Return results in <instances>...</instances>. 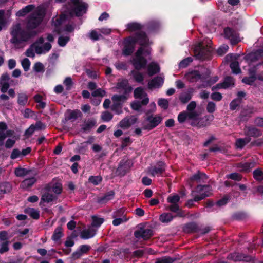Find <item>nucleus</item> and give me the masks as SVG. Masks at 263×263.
Returning <instances> with one entry per match:
<instances>
[{
    "label": "nucleus",
    "mask_w": 263,
    "mask_h": 263,
    "mask_svg": "<svg viewBox=\"0 0 263 263\" xmlns=\"http://www.w3.org/2000/svg\"><path fill=\"white\" fill-rule=\"evenodd\" d=\"M45 10L43 7H38L31 14L28 18L27 24V31H25L21 29L20 24L14 26L11 31L12 38L11 42L18 44L28 41L31 37L35 35L37 32L30 31L29 30L36 28L41 23L44 16Z\"/></svg>",
    "instance_id": "nucleus-1"
},
{
    "label": "nucleus",
    "mask_w": 263,
    "mask_h": 263,
    "mask_svg": "<svg viewBox=\"0 0 263 263\" xmlns=\"http://www.w3.org/2000/svg\"><path fill=\"white\" fill-rule=\"evenodd\" d=\"M132 42H137L141 46L137 51L135 57L132 61L135 69L139 70L144 68L147 63L146 60L142 56L144 51L143 47L150 45L151 42L149 41L145 33L142 31L137 32L134 39L132 40Z\"/></svg>",
    "instance_id": "nucleus-2"
},
{
    "label": "nucleus",
    "mask_w": 263,
    "mask_h": 263,
    "mask_svg": "<svg viewBox=\"0 0 263 263\" xmlns=\"http://www.w3.org/2000/svg\"><path fill=\"white\" fill-rule=\"evenodd\" d=\"M88 5L82 0H71L68 4V11L71 15L81 16L87 11Z\"/></svg>",
    "instance_id": "nucleus-3"
},
{
    "label": "nucleus",
    "mask_w": 263,
    "mask_h": 263,
    "mask_svg": "<svg viewBox=\"0 0 263 263\" xmlns=\"http://www.w3.org/2000/svg\"><path fill=\"white\" fill-rule=\"evenodd\" d=\"M211 189L208 185H198L195 191L192 192L194 201H198L211 195Z\"/></svg>",
    "instance_id": "nucleus-4"
},
{
    "label": "nucleus",
    "mask_w": 263,
    "mask_h": 263,
    "mask_svg": "<svg viewBox=\"0 0 263 263\" xmlns=\"http://www.w3.org/2000/svg\"><path fill=\"white\" fill-rule=\"evenodd\" d=\"M210 40L205 42H202L195 47V52L200 59H204L208 57L211 51Z\"/></svg>",
    "instance_id": "nucleus-5"
},
{
    "label": "nucleus",
    "mask_w": 263,
    "mask_h": 263,
    "mask_svg": "<svg viewBox=\"0 0 263 263\" xmlns=\"http://www.w3.org/2000/svg\"><path fill=\"white\" fill-rule=\"evenodd\" d=\"M44 41V39L41 37L33 44V47L35 48V52L37 54H44L51 49L52 47L51 44L46 43L43 44Z\"/></svg>",
    "instance_id": "nucleus-6"
},
{
    "label": "nucleus",
    "mask_w": 263,
    "mask_h": 263,
    "mask_svg": "<svg viewBox=\"0 0 263 263\" xmlns=\"http://www.w3.org/2000/svg\"><path fill=\"white\" fill-rule=\"evenodd\" d=\"M197 112L183 111L180 112L178 116V121L179 123H183L186 119H188L191 121V124L195 126V125L199 124L196 122Z\"/></svg>",
    "instance_id": "nucleus-7"
},
{
    "label": "nucleus",
    "mask_w": 263,
    "mask_h": 263,
    "mask_svg": "<svg viewBox=\"0 0 263 263\" xmlns=\"http://www.w3.org/2000/svg\"><path fill=\"white\" fill-rule=\"evenodd\" d=\"M165 164L163 162H159L154 166H151L148 170V173L152 176H161L165 171Z\"/></svg>",
    "instance_id": "nucleus-8"
},
{
    "label": "nucleus",
    "mask_w": 263,
    "mask_h": 263,
    "mask_svg": "<svg viewBox=\"0 0 263 263\" xmlns=\"http://www.w3.org/2000/svg\"><path fill=\"white\" fill-rule=\"evenodd\" d=\"M8 126L4 122H0V146L4 145V141L8 137L12 136L14 131L7 130Z\"/></svg>",
    "instance_id": "nucleus-9"
},
{
    "label": "nucleus",
    "mask_w": 263,
    "mask_h": 263,
    "mask_svg": "<svg viewBox=\"0 0 263 263\" xmlns=\"http://www.w3.org/2000/svg\"><path fill=\"white\" fill-rule=\"evenodd\" d=\"M224 35L226 38L230 40L232 44H236L240 41L237 32L230 28L224 29Z\"/></svg>",
    "instance_id": "nucleus-10"
},
{
    "label": "nucleus",
    "mask_w": 263,
    "mask_h": 263,
    "mask_svg": "<svg viewBox=\"0 0 263 263\" xmlns=\"http://www.w3.org/2000/svg\"><path fill=\"white\" fill-rule=\"evenodd\" d=\"M146 120L148 122L146 129L150 130L155 128L161 123L162 118L159 115L149 116H147Z\"/></svg>",
    "instance_id": "nucleus-11"
},
{
    "label": "nucleus",
    "mask_w": 263,
    "mask_h": 263,
    "mask_svg": "<svg viewBox=\"0 0 263 263\" xmlns=\"http://www.w3.org/2000/svg\"><path fill=\"white\" fill-rule=\"evenodd\" d=\"M134 97L136 99H141V103L143 105L147 104L149 102V99L147 97L146 93L144 91L143 89L141 87H138L136 88L134 92Z\"/></svg>",
    "instance_id": "nucleus-12"
},
{
    "label": "nucleus",
    "mask_w": 263,
    "mask_h": 263,
    "mask_svg": "<svg viewBox=\"0 0 263 263\" xmlns=\"http://www.w3.org/2000/svg\"><path fill=\"white\" fill-rule=\"evenodd\" d=\"M153 231L150 229H145L144 228H140L136 231L134 235L137 238H143L146 240L150 238L153 235Z\"/></svg>",
    "instance_id": "nucleus-13"
},
{
    "label": "nucleus",
    "mask_w": 263,
    "mask_h": 263,
    "mask_svg": "<svg viewBox=\"0 0 263 263\" xmlns=\"http://www.w3.org/2000/svg\"><path fill=\"white\" fill-rule=\"evenodd\" d=\"M214 117L213 115L205 116L204 118H200L199 114L197 113L196 122L199 124L195 125V126L199 127L206 126L210 124L213 120Z\"/></svg>",
    "instance_id": "nucleus-14"
},
{
    "label": "nucleus",
    "mask_w": 263,
    "mask_h": 263,
    "mask_svg": "<svg viewBox=\"0 0 263 263\" xmlns=\"http://www.w3.org/2000/svg\"><path fill=\"white\" fill-rule=\"evenodd\" d=\"M235 84L234 79L231 77H227L225 78L222 83L218 84L215 87L212 88V90L215 89L227 88L228 87L233 86Z\"/></svg>",
    "instance_id": "nucleus-15"
},
{
    "label": "nucleus",
    "mask_w": 263,
    "mask_h": 263,
    "mask_svg": "<svg viewBox=\"0 0 263 263\" xmlns=\"http://www.w3.org/2000/svg\"><path fill=\"white\" fill-rule=\"evenodd\" d=\"M137 120V118L134 116H131L125 118L120 122V126L124 129L129 127L131 125L134 124Z\"/></svg>",
    "instance_id": "nucleus-16"
},
{
    "label": "nucleus",
    "mask_w": 263,
    "mask_h": 263,
    "mask_svg": "<svg viewBox=\"0 0 263 263\" xmlns=\"http://www.w3.org/2000/svg\"><path fill=\"white\" fill-rule=\"evenodd\" d=\"M9 76L7 73L3 74L0 79L1 90L2 92L5 93L7 91L9 87Z\"/></svg>",
    "instance_id": "nucleus-17"
},
{
    "label": "nucleus",
    "mask_w": 263,
    "mask_h": 263,
    "mask_svg": "<svg viewBox=\"0 0 263 263\" xmlns=\"http://www.w3.org/2000/svg\"><path fill=\"white\" fill-rule=\"evenodd\" d=\"M36 181V178L34 175H29L28 177L24 179L21 183L20 186L24 189H27L31 187Z\"/></svg>",
    "instance_id": "nucleus-18"
},
{
    "label": "nucleus",
    "mask_w": 263,
    "mask_h": 263,
    "mask_svg": "<svg viewBox=\"0 0 263 263\" xmlns=\"http://www.w3.org/2000/svg\"><path fill=\"white\" fill-rule=\"evenodd\" d=\"M130 163L128 161H122L117 170L119 175L124 176L129 170Z\"/></svg>",
    "instance_id": "nucleus-19"
},
{
    "label": "nucleus",
    "mask_w": 263,
    "mask_h": 263,
    "mask_svg": "<svg viewBox=\"0 0 263 263\" xmlns=\"http://www.w3.org/2000/svg\"><path fill=\"white\" fill-rule=\"evenodd\" d=\"M255 165V162L240 163L237 165L238 170L241 172H250Z\"/></svg>",
    "instance_id": "nucleus-20"
},
{
    "label": "nucleus",
    "mask_w": 263,
    "mask_h": 263,
    "mask_svg": "<svg viewBox=\"0 0 263 263\" xmlns=\"http://www.w3.org/2000/svg\"><path fill=\"white\" fill-rule=\"evenodd\" d=\"M185 77L189 81L194 82L200 79L201 75L198 71H192L185 74Z\"/></svg>",
    "instance_id": "nucleus-21"
},
{
    "label": "nucleus",
    "mask_w": 263,
    "mask_h": 263,
    "mask_svg": "<svg viewBox=\"0 0 263 263\" xmlns=\"http://www.w3.org/2000/svg\"><path fill=\"white\" fill-rule=\"evenodd\" d=\"M163 79L160 77H157L152 79L148 84V88L150 89L153 88L159 87L163 84Z\"/></svg>",
    "instance_id": "nucleus-22"
},
{
    "label": "nucleus",
    "mask_w": 263,
    "mask_h": 263,
    "mask_svg": "<svg viewBox=\"0 0 263 263\" xmlns=\"http://www.w3.org/2000/svg\"><path fill=\"white\" fill-rule=\"evenodd\" d=\"M244 132L246 136L257 137L261 135L260 131L254 127H246L244 129Z\"/></svg>",
    "instance_id": "nucleus-23"
},
{
    "label": "nucleus",
    "mask_w": 263,
    "mask_h": 263,
    "mask_svg": "<svg viewBox=\"0 0 263 263\" xmlns=\"http://www.w3.org/2000/svg\"><path fill=\"white\" fill-rule=\"evenodd\" d=\"M96 234V230L93 228H89L83 230L80 233V237L84 239H87L92 238Z\"/></svg>",
    "instance_id": "nucleus-24"
},
{
    "label": "nucleus",
    "mask_w": 263,
    "mask_h": 263,
    "mask_svg": "<svg viewBox=\"0 0 263 263\" xmlns=\"http://www.w3.org/2000/svg\"><path fill=\"white\" fill-rule=\"evenodd\" d=\"M117 87L118 89H123L125 93L130 92L132 90L131 87L128 86V81L126 79H123L118 82Z\"/></svg>",
    "instance_id": "nucleus-25"
},
{
    "label": "nucleus",
    "mask_w": 263,
    "mask_h": 263,
    "mask_svg": "<svg viewBox=\"0 0 263 263\" xmlns=\"http://www.w3.org/2000/svg\"><path fill=\"white\" fill-rule=\"evenodd\" d=\"M28 97L27 95L24 92H20L17 94V103L20 106H25L28 103Z\"/></svg>",
    "instance_id": "nucleus-26"
},
{
    "label": "nucleus",
    "mask_w": 263,
    "mask_h": 263,
    "mask_svg": "<svg viewBox=\"0 0 263 263\" xmlns=\"http://www.w3.org/2000/svg\"><path fill=\"white\" fill-rule=\"evenodd\" d=\"M57 199V196L53 195L48 192L45 193L43 194L40 204H42V202H50Z\"/></svg>",
    "instance_id": "nucleus-27"
},
{
    "label": "nucleus",
    "mask_w": 263,
    "mask_h": 263,
    "mask_svg": "<svg viewBox=\"0 0 263 263\" xmlns=\"http://www.w3.org/2000/svg\"><path fill=\"white\" fill-rule=\"evenodd\" d=\"M31 174V171L24 168L17 167L15 170V174L17 177H25Z\"/></svg>",
    "instance_id": "nucleus-28"
},
{
    "label": "nucleus",
    "mask_w": 263,
    "mask_h": 263,
    "mask_svg": "<svg viewBox=\"0 0 263 263\" xmlns=\"http://www.w3.org/2000/svg\"><path fill=\"white\" fill-rule=\"evenodd\" d=\"M96 125V121L94 120H88L84 122L82 125V129L86 132L90 131Z\"/></svg>",
    "instance_id": "nucleus-29"
},
{
    "label": "nucleus",
    "mask_w": 263,
    "mask_h": 263,
    "mask_svg": "<svg viewBox=\"0 0 263 263\" xmlns=\"http://www.w3.org/2000/svg\"><path fill=\"white\" fill-rule=\"evenodd\" d=\"M148 73L149 76H153L159 72L160 68L158 65L154 62L150 63L148 65Z\"/></svg>",
    "instance_id": "nucleus-30"
},
{
    "label": "nucleus",
    "mask_w": 263,
    "mask_h": 263,
    "mask_svg": "<svg viewBox=\"0 0 263 263\" xmlns=\"http://www.w3.org/2000/svg\"><path fill=\"white\" fill-rule=\"evenodd\" d=\"M11 185L9 182H4L0 184V198L3 195L11 190Z\"/></svg>",
    "instance_id": "nucleus-31"
},
{
    "label": "nucleus",
    "mask_w": 263,
    "mask_h": 263,
    "mask_svg": "<svg viewBox=\"0 0 263 263\" xmlns=\"http://www.w3.org/2000/svg\"><path fill=\"white\" fill-rule=\"evenodd\" d=\"M126 94L124 95H115L112 97V100L113 101L114 104L116 105H119L121 102H124L127 100V97L126 96Z\"/></svg>",
    "instance_id": "nucleus-32"
},
{
    "label": "nucleus",
    "mask_w": 263,
    "mask_h": 263,
    "mask_svg": "<svg viewBox=\"0 0 263 263\" xmlns=\"http://www.w3.org/2000/svg\"><path fill=\"white\" fill-rule=\"evenodd\" d=\"M251 139L249 137L245 138H239L236 140L235 145L238 148H242L247 143L250 141Z\"/></svg>",
    "instance_id": "nucleus-33"
},
{
    "label": "nucleus",
    "mask_w": 263,
    "mask_h": 263,
    "mask_svg": "<svg viewBox=\"0 0 263 263\" xmlns=\"http://www.w3.org/2000/svg\"><path fill=\"white\" fill-rule=\"evenodd\" d=\"M115 193L113 191H110L105 194L103 197L98 199V202L99 203H106L109 200L112 199L114 196Z\"/></svg>",
    "instance_id": "nucleus-34"
},
{
    "label": "nucleus",
    "mask_w": 263,
    "mask_h": 263,
    "mask_svg": "<svg viewBox=\"0 0 263 263\" xmlns=\"http://www.w3.org/2000/svg\"><path fill=\"white\" fill-rule=\"evenodd\" d=\"M25 212L34 219H37L40 217L39 211L33 208H27L25 209Z\"/></svg>",
    "instance_id": "nucleus-35"
},
{
    "label": "nucleus",
    "mask_w": 263,
    "mask_h": 263,
    "mask_svg": "<svg viewBox=\"0 0 263 263\" xmlns=\"http://www.w3.org/2000/svg\"><path fill=\"white\" fill-rule=\"evenodd\" d=\"M142 26L138 23H130L127 25V29L130 31H139Z\"/></svg>",
    "instance_id": "nucleus-36"
},
{
    "label": "nucleus",
    "mask_w": 263,
    "mask_h": 263,
    "mask_svg": "<svg viewBox=\"0 0 263 263\" xmlns=\"http://www.w3.org/2000/svg\"><path fill=\"white\" fill-rule=\"evenodd\" d=\"M207 179L206 175L201 172H198L197 174L194 175L191 178V179L193 181H196L197 182H200L201 181H203L205 179Z\"/></svg>",
    "instance_id": "nucleus-37"
},
{
    "label": "nucleus",
    "mask_w": 263,
    "mask_h": 263,
    "mask_svg": "<svg viewBox=\"0 0 263 263\" xmlns=\"http://www.w3.org/2000/svg\"><path fill=\"white\" fill-rule=\"evenodd\" d=\"M34 8L32 5H29L23 8L16 13V15L18 16H23L26 15L27 13L32 10Z\"/></svg>",
    "instance_id": "nucleus-38"
},
{
    "label": "nucleus",
    "mask_w": 263,
    "mask_h": 263,
    "mask_svg": "<svg viewBox=\"0 0 263 263\" xmlns=\"http://www.w3.org/2000/svg\"><path fill=\"white\" fill-rule=\"evenodd\" d=\"M168 210L173 212L177 213V215L180 217L183 216L182 212L180 210L179 206L178 204H171L168 208Z\"/></svg>",
    "instance_id": "nucleus-39"
},
{
    "label": "nucleus",
    "mask_w": 263,
    "mask_h": 263,
    "mask_svg": "<svg viewBox=\"0 0 263 263\" xmlns=\"http://www.w3.org/2000/svg\"><path fill=\"white\" fill-rule=\"evenodd\" d=\"M82 116L81 112L78 109L71 110L69 112L68 119L69 120H76L79 117Z\"/></svg>",
    "instance_id": "nucleus-40"
},
{
    "label": "nucleus",
    "mask_w": 263,
    "mask_h": 263,
    "mask_svg": "<svg viewBox=\"0 0 263 263\" xmlns=\"http://www.w3.org/2000/svg\"><path fill=\"white\" fill-rule=\"evenodd\" d=\"M173 217L171 213H165L160 215V220L162 222H168L173 219Z\"/></svg>",
    "instance_id": "nucleus-41"
},
{
    "label": "nucleus",
    "mask_w": 263,
    "mask_h": 263,
    "mask_svg": "<svg viewBox=\"0 0 263 263\" xmlns=\"http://www.w3.org/2000/svg\"><path fill=\"white\" fill-rule=\"evenodd\" d=\"M176 260L175 258L165 256L158 258L155 263H173Z\"/></svg>",
    "instance_id": "nucleus-42"
},
{
    "label": "nucleus",
    "mask_w": 263,
    "mask_h": 263,
    "mask_svg": "<svg viewBox=\"0 0 263 263\" xmlns=\"http://www.w3.org/2000/svg\"><path fill=\"white\" fill-rule=\"evenodd\" d=\"M249 72L250 74H251V76L250 77H245L244 78L242 81L243 83L246 84H248V85H251L253 83V82L255 81V80H256V77L254 75V72H253V74H252V72L251 71V70L249 71Z\"/></svg>",
    "instance_id": "nucleus-43"
},
{
    "label": "nucleus",
    "mask_w": 263,
    "mask_h": 263,
    "mask_svg": "<svg viewBox=\"0 0 263 263\" xmlns=\"http://www.w3.org/2000/svg\"><path fill=\"white\" fill-rule=\"evenodd\" d=\"M192 98V94L190 92H184L180 95L179 99L182 103H186Z\"/></svg>",
    "instance_id": "nucleus-44"
},
{
    "label": "nucleus",
    "mask_w": 263,
    "mask_h": 263,
    "mask_svg": "<svg viewBox=\"0 0 263 263\" xmlns=\"http://www.w3.org/2000/svg\"><path fill=\"white\" fill-rule=\"evenodd\" d=\"M131 73L133 75V77L134 80L136 82L140 83L143 81V76L141 73H140L137 71L133 70L131 72Z\"/></svg>",
    "instance_id": "nucleus-45"
},
{
    "label": "nucleus",
    "mask_w": 263,
    "mask_h": 263,
    "mask_svg": "<svg viewBox=\"0 0 263 263\" xmlns=\"http://www.w3.org/2000/svg\"><path fill=\"white\" fill-rule=\"evenodd\" d=\"M230 67L233 73L235 74H238L241 72V69L237 61H234L232 62L230 64Z\"/></svg>",
    "instance_id": "nucleus-46"
},
{
    "label": "nucleus",
    "mask_w": 263,
    "mask_h": 263,
    "mask_svg": "<svg viewBox=\"0 0 263 263\" xmlns=\"http://www.w3.org/2000/svg\"><path fill=\"white\" fill-rule=\"evenodd\" d=\"M62 236V229L61 228H57L52 236V239L54 241H57Z\"/></svg>",
    "instance_id": "nucleus-47"
},
{
    "label": "nucleus",
    "mask_w": 263,
    "mask_h": 263,
    "mask_svg": "<svg viewBox=\"0 0 263 263\" xmlns=\"http://www.w3.org/2000/svg\"><path fill=\"white\" fill-rule=\"evenodd\" d=\"M88 37L93 41H97L102 37L100 33H99L96 30H93L91 31L88 35Z\"/></svg>",
    "instance_id": "nucleus-48"
},
{
    "label": "nucleus",
    "mask_w": 263,
    "mask_h": 263,
    "mask_svg": "<svg viewBox=\"0 0 263 263\" xmlns=\"http://www.w3.org/2000/svg\"><path fill=\"white\" fill-rule=\"evenodd\" d=\"M69 41V36L68 35L66 36H60L58 39V44L59 46L64 47L66 45L67 42Z\"/></svg>",
    "instance_id": "nucleus-49"
},
{
    "label": "nucleus",
    "mask_w": 263,
    "mask_h": 263,
    "mask_svg": "<svg viewBox=\"0 0 263 263\" xmlns=\"http://www.w3.org/2000/svg\"><path fill=\"white\" fill-rule=\"evenodd\" d=\"M253 177L257 181H262L263 180V172L259 169H256L253 172Z\"/></svg>",
    "instance_id": "nucleus-50"
},
{
    "label": "nucleus",
    "mask_w": 263,
    "mask_h": 263,
    "mask_svg": "<svg viewBox=\"0 0 263 263\" xmlns=\"http://www.w3.org/2000/svg\"><path fill=\"white\" fill-rule=\"evenodd\" d=\"M179 200L180 197L178 195H171L167 198V201L171 204H178Z\"/></svg>",
    "instance_id": "nucleus-51"
},
{
    "label": "nucleus",
    "mask_w": 263,
    "mask_h": 263,
    "mask_svg": "<svg viewBox=\"0 0 263 263\" xmlns=\"http://www.w3.org/2000/svg\"><path fill=\"white\" fill-rule=\"evenodd\" d=\"M227 178L231 179L236 181H240L242 179L241 175L237 173H233L226 176Z\"/></svg>",
    "instance_id": "nucleus-52"
},
{
    "label": "nucleus",
    "mask_w": 263,
    "mask_h": 263,
    "mask_svg": "<svg viewBox=\"0 0 263 263\" xmlns=\"http://www.w3.org/2000/svg\"><path fill=\"white\" fill-rule=\"evenodd\" d=\"M197 228V224L195 223H190L185 226V231L188 233L193 232L196 231Z\"/></svg>",
    "instance_id": "nucleus-53"
},
{
    "label": "nucleus",
    "mask_w": 263,
    "mask_h": 263,
    "mask_svg": "<svg viewBox=\"0 0 263 263\" xmlns=\"http://www.w3.org/2000/svg\"><path fill=\"white\" fill-rule=\"evenodd\" d=\"M229 49V46L227 45H222L217 50V54L219 55H222L225 54Z\"/></svg>",
    "instance_id": "nucleus-54"
},
{
    "label": "nucleus",
    "mask_w": 263,
    "mask_h": 263,
    "mask_svg": "<svg viewBox=\"0 0 263 263\" xmlns=\"http://www.w3.org/2000/svg\"><path fill=\"white\" fill-rule=\"evenodd\" d=\"M21 64H22V66L24 70L25 71H27L29 69L30 66V62L28 59H27V58L24 59L21 61Z\"/></svg>",
    "instance_id": "nucleus-55"
},
{
    "label": "nucleus",
    "mask_w": 263,
    "mask_h": 263,
    "mask_svg": "<svg viewBox=\"0 0 263 263\" xmlns=\"http://www.w3.org/2000/svg\"><path fill=\"white\" fill-rule=\"evenodd\" d=\"M9 241H6L2 243L0 247V254H3L9 251Z\"/></svg>",
    "instance_id": "nucleus-56"
},
{
    "label": "nucleus",
    "mask_w": 263,
    "mask_h": 263,
    "mask_svg": "<svg viewBox=\"0 0 263 263\" xmlns=\"http://www.w3.org/2000/svg\"><path fill=\"white\" fill-rule=\"evenodd\" d=\"M62 185L61 183H57L53 185V186L51 187V190L52 192L55 193L57 194H59L62 192Z\"/></svg>",
    "instance_id": "nucleus-57"
},
{
    "label": "nucleus",
    "mask_w": 263,
    "mask_h": 263,
    "mask_svg": "<svg viewBox=\"0 0 263 263\" xmlns=\"http://www.w3.org/2000/svg\"><path fill=\"white\" fill-rule=\"evenodd\" d=\"M104 221V219L102 218H99L96 216L92 217V225L95 227L100 226Z\"/></svg>",
    "instance_id": "nucleus-58"
},
{
    "label": "nucleus",
    "mask_w": 263,
    "mask_h": 263,
    "mask_svg": "<svg viewBox=\"0 0 263 263\" xmlns=\"http://www.w3.org/2000/svg\"><path fill=\"white\" fill-rule=\"evenodd\" d=\"M101 118L104 121L108 122L112 118V115L108 111H104L102 114Z\"/></svg>",
    "instance_id": "nucleus-59"
},
{
    "label": "nucleus",
    "mask_w": 263,
    "mask_h": 263,
    "mask_svg": "<svg viewBox=\"0 0 263 263\" xmlns=\"http://www.w3.org/2000/svg\"><path fill=\"white\" fill-rule=\"evenodd\" d=\"M89 181L94 185H98L102 181V178L100 176H90Z\"/></svg>",
    "instance_id": "nucleus-60"
},
{
    "label": "nucleus",
    "mask_w": 263,
    "mask_h": 263,
    "mask_svg": "<svg viewBox=\"0 0 263 263\" xmlns=\"http://www.w3.org/2000/svg\"><path fill=\"white\" fill-rule=\"evenodd\" d=\"M193 59L192 58H187L182 61H181L179 63V67L180 68H185L191 62H192Z\"/></svg>",
    "instance_id": "nucleus-61"
},
{
    "label": "nucleus",
    "mask_w": 263,
    "mask_h": 263,
    "mask_svg": "<svg viewBox=\"0 0 263 263\" xmlns=\"http://www.w3.org/2000/svg\"><path fill=\"white\" fill-rule=\"evenodd\" d=\"M80 251L82 252L83 254L87 253L91 249V247L88 245H81L79 248Z\"/></svg>",
    "instance_id": "nucleus-62"
},
{
    "label": "nucleus",
    "mask_w": 263,
    "mask_h": 263,
    "mask_svg": "<svg viewBox=\"0 0 263 263\" xmlns=\"http://www.w3.org/2000/svg\"><path fill=\"white\" fill-rule=\"evenodd\" d=\"M158 105L164 109H167L168 107V102L166 99H161L158 102Z\"/></svg>",
    "instance_id": "nucleus-63"
},
{
    "label": "nucleus",
    "mask_w": 263,
    "mask_h": 263,
    "mask_svg": "<svg viewBox=\"0 0 263 263\" xmlns=\"http://www.w3.org/2000/svg\"><path fill=\"white\" fill-rule=\"evenodd\" d=\"M206 109L209 113L214 112L216 110V104L213 102H209L207 105Z\"/></svg>",
    "instance_id": "nucleus-64"
}]
</instances>
